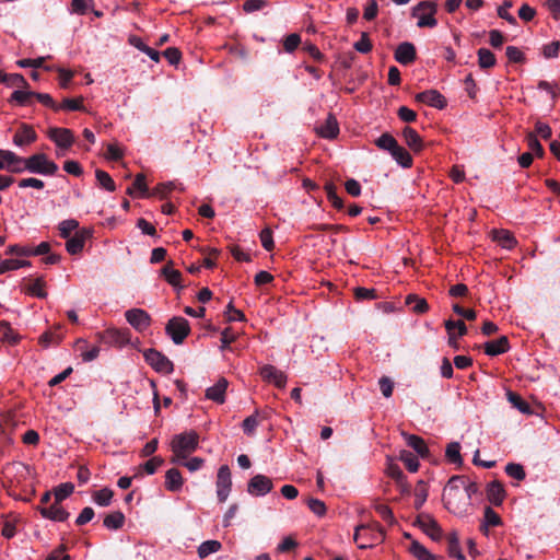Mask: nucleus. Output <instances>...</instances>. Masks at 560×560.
<instances>
[{"label": "nucleus", "instance_id": "17", "mask_svg": "<svg viewBox=\"0 0 560 560\" xmlns=\"http://www.w3.org/2000/svg\"><path fill=\"white\" fill-rule=\"evenodd\" d=\"M416 47L412 43L404 42L395 50V59L400 65H409L416 60Z\"/></svg>", "mask_w": 560, "mask_h": 560}, {"label": "nucleus", "instance_id": "29", "mask_svg": "<svg viewBox=\"0 0 560 560\" xmlns=\"http://www.w3.org/2000/svg\"><path fill=\"white\" fill-rule=\"evenodd\" d=\"M447 552L448 556L457 560H466L459 548V539L457 533L453 532L447 536Z\"/></svg>", "mask_w": 560, "mask_h": 560}, {"label": "nucleus", "instance_id": "24", "mask_svg": "<svg viewBox=\"0 0 560 560\" xmlns=\"http://www.w3.org/2000/svg\"><path fill=\"white\" fill-rule=\"evenodd\" d=\"M491 234L493 241H495L502 248L512 249L517 243L513 234L508 230H493Z\"/></svg>", "mask_w": 560, "mask_h": 560}, {"label": "nucleus", "instance_id": "46", "mask_svg": "<svg viewBox=\"0 0 560 560\" xmlns=\"http://www.w3.org/2000/svg\"><path fill=\"white\" fill-rule=\"evenodd\" d=\"M445 455L451 463L462 464L460 445L458 442H452L447 445Z\"/></svg>", "mask_w": 560, "mask_h": 560}, {"label": "nucleus", "instance_id": "19", "mask_svg": "<svg viewBox=\"0 0 560 560\" xmlns=\"http://www.w3.org/2000/svg\"><path fill=\"white\" fill-rule=\"evenodd\" d=\"M419 523L423 532L433 540H439L442 537V529L434 518L430 515H421Z\"/></svg>", "mask_w": 560, "mask_h": 560}, {"label": "nucleus", "instance_id": "6", "mask_svg": "<svg viewBox=\"0 0 560 560\" xmlns=\"http://www.w3.org/2000/svg\"><path fill=\"white\" fill-rule=\"evenodd\" d=\"M97 340L109 347L122 348L130 343L131 334L128 328H107L95 334Z\"/></svg>", "mask_w": 560, "mask_h": 560}, {"label": "nucleus", "instance_id": "59", "mask_svg": "<svg viewBox=\"0 0 560 560\" xmlns=\"http://www.w3.org/2000/svg\"><path fill=\"white\" fill-rule=\"evenodd\" d=\"M226 319L229 322H243L245 320V315L242 311L236 310L232 303H229L225 311Z\"/></svg>", "mask_w": 560, "mask_h": 560}, {"label": "nucleus", "instance_id": "18", "mask_svg": "<svg viewBox=\"0 0 560 560\" xmlns=\"http://www.w3.org/2000/svg\"><path fill=\"white\" fill-rule=\"evenodd\" d=\"M228 388V381L220 378L214 385L206 389V398L217 404H223L225 401V392Z\"/></svg>", "mask_w": 560, "mask_h": 560}, {"label": "nucleus", "instance_id": "51", "mask_svg": "<svg viewBox=\"0 0 560 560\" xmlns=\"http://www.w3.org/2000/svg\"><path fill=\"white\" fill-rule=\"evenodd\" d=\"M74 490V486L71 482L61 483L55 489V500L61 502L67 499Z\"/></svg>", "mask_w": 560, "mask_h": 560}, {"label": "nucleus", "instance_id": "37", "mask_svg": "<svg viewBox=\"0 0 560 560\" xmlns=\"http://www.w3.org/2000/svg\"><path fill=\"white\" fill-rule=\"evenodd\" d=\"M0 81L8 86L26 88L28 84L20 73L5 74L1 72Z\"/></svg>", "mask_w": 560, "mask_h": 560}, {"label": "nucleus", "instance_id": "8", "mask_svg": "<svg viewBox=\"0 0 560 560\" xmlns=\"http://www.w3.org/2000/svg\"><path fill=\"white\" fill-rule=\"evenodd\" d=\"M166 334L175 345H180L190 331L189 323L184 317H173L165 327Z\"/></svg>", "mask_w": 560, "mask_h": 560}, {"label": "nucleus", "instance_id": "44", "mask_svg": "<svg viewBox=\"0 0 560 560\" xmlns=\"http://www.w3.org/2000/svg\"><path fill=\"white\" fill-rule=\"evenodd\" d=\"M113 491L108 488H103L96 491L93 495L94 502L100 506H107L110 504Z\"/></svg>", "mask_w": 560, "mask_h": 560}, {"label": "nucleus", "instance_id": "15", "mask_svg": "<svg viewBox=\"0 0 560 560\" xmlns=\"http://www.w3.org/2000/svg\"><path fill=\"white\" fill-rule=\"evenodd\" d=\"M48 137L56 143L57 147L69 149L74 142V136L70 129L67 128H50Z\"/></svg>", "mask_w": 560, "mask_h": 560}, {"label": "nucleus", "instance_id": "11", "mask_svg": "<svg viewBox=\"0 0 560 560\" xmlns=\"http://www.w3.org/2000/svg\"><path fill=\"white\" fill-rule=\"evenodd\" d=\"M273 488L272 480L265 475H255L247 485V492L255 497H264Z\"/></svg>", "mask_w": 560, "mask_h": 560}, {"label": "nucleus", "instance_id": "27", "mask_svg": "<svg viewBox=\"0 0 560 560\" xmlns=\"http://www.w3.org/2000/svg\"><path fill=\"white\" fill-rule=\"evenodd\" d=\"M339 132V127L336 118L331 115H329L320 127H318V133L320 137L326 139H332L335 138Z\"/></svg>", "mask_w": 560, "mask_h": 560}, {"label": "nucleus", "instance_id": "23", "mask_svg": "<svg viewBox=\"0 0 560 560\" xmlns=\"http://www.w3.org/2000/svg\"><path fill=\"white\" fill-rule=\"evenodd\" d=\"M487 498L494 505L502 504L505 498V490L500 481L493 480L488 485Z\"/></svg>", "mask_w": 560, "mask_h": 560}, {"label": "nucleus", "instance_id": "5", "mask_svg": "<svg viewBox=\"0 0 560 560\" xmlns=\"http://www.w3.org/2000/svg\"><path fill=\"white\" fill-rule=\"evenodd\" d=\"M436 11L438 7L434 2L421 1L412 8L411 16L417 19L418 27L432 28L438 25V20L434 16Z\"/></svg>", "mask_w": 560, "mask_h": 560}, {"label": "nucleus", "instance_id": "7", "mask_svg": "<svg viewBox=\"0 0 560 560\" xmlns=\"http://www.w3.org/2000/svg\"><path fill=\"white\" fill-rule=\"evenodd\" d=\"M27 172L44 176H52L58 171V165L44 153H36L26 158Z\"/></svg>", "mask_w": 560, "mask_h": 560}, {"label": "nucleus", "instance_id": "26", "mask_svg": "<svg viewBox=\"0 0 560 560\" xmlns=\"http://www.w3.org/2000/svg\"><path fill=\"white\" fill-rule=\"evenodd\" d=\"M402 136H404V139H405L407 145L412 151L419 152L422 150V147H423L422 139L415 129H412L410 127H405L402 130Z\"/></svg>", "mask_w": 560, "mask_h": 560}, {"label": "nucleus", "instance_id": "52", "mask_svg": "<svg viewBox=\"0 0 560 560\" xmlns=\"http://www.w3.org/2000/svg\"><path fill=\"white\" fill-rule=\"evenodd\" d=\"M513 7V3L509 0L504 1L502 5L498 8V15L505 20L511 25H516V19L509 12V10Z\"/></svg>", "mask_w": 560, "mask_h": 560}, {"label": "nucleus", "instance_id": "31", "mask_svg": "<svg viewBox=\"0 0 560 560\" xmlns=\"http://www.w3.org/2000/svg\"><path fill=\"white\" fill-rule=\"evenodd\" d=\"M406 442L408 446L412 447L420 457L424 458L428 456L429 450L423 439H421L420 436L412 434L406 435Z\"/></svg>", "mask_w": 560, "mask_h": 560}, {"label": "nucleus", "instance_id": "2", "mask_svg": "<svg viewBox=\"0 0 560 560\" xmlns=\"http://www.w3.org/2000/svg\"><path fill=\"white\" fill-rule=\"evenodd\" d=\"M173 457L172 463L187 459L199 447V434L194 430L175 434L170 443Z\"/></svg>", "mask_w": 560, "mask_h": 560}, {"label": "nucleus", "instance_id": "25", "mask_svg": "<svg viewBox=\"0 0 560 560\" xmlns=\"http://www.w3.org/2000/svg\"><path fill=\"white\" fill-rule=\"evenodd\" d=\"M183 487V477L178 469L171 468L165 474V488L168 491L177 492Z\"/></svg>", "mask_w": 560, "mask_h": 560}, {"label": "nucleus", "instance_id": "38", "mask_svg": "<svg viewBox=\"0 0 560 560\" xmlns=\"http://www.w3.org/2000/svg\"><path fill=\"white\" fill-rule=\"evenodd\" d=\"M400 460L405 464L406 468L410 472H416L419 469L418 456L409 451H401L399 455Z\"/></svg>", "mask_w": 560, "mask_h": 560}, {"label": "nucleus", "instance_id": "30", "mask_svg": "<svg viewBox=\"0 0 560 560\" xmlns=\"http://www.w3.org/2000/svg\"><path fill=\"white\" fill-rule=\"evenodd\" d=\"M162 275L165 278V280L174 288H183L180 285L182 273L172 267L171 261L163 267Z\"/></svg>", "mask_w": 560, "mask_h": 560}, {"label": "nucleus", "instance_id": "36", "mask_svg": "<svg viewBox=\"0 0 560 560\" xmlns=\"http://www.w3.org/2000/svg\"><path fill=\"white\" fill-rule=\"evenodd\" d=\"M409 550L418 560H435V557L418 541H412Z\"/></svg>", "mask_w": 560, "mask_h": 560}, {"label": "nucleus", "instance_id": "50", "mask_svg": "<svg viewBox=\"0 0 560 560\" xmlns=\"http://www.w3.org/2000/svg\"><path fill=\"white\" fill-rule=\"evenodd\" d=\"M397 141L396 139L388 135V133H384L377 140H376V145L380 148V149H383V150H386L388 151L389 153L393 151V149L396 148L397 145Z\"/></svg>", "mask_w": 560, "mask_h": 560}, {"label": "nucleus", "instance_id": "34", "mask_svg": "<svg viewBox=\"0 0 560 560\" xmlns=\"http://www.w3.org/2000/svg\"><path fill=\"white\" fill-rule=\"evenodd\" d=\"M222 545L218 540H206L198 547V556L203 559L208 556L218 552Z\"/></svg>", "mask_w": 560, "mask_h": 560}, {"label": "nucleus", "instance_id": "32", "mask_svg": "<svg viewBox=\"0 0 560 560\" xmlns=\"http://www.w3.org/2000/svg\"><path fill=\"white\" fill-rule=\"evenodd\" d=\"M103 524L107 529H112V530L119 529L125 524V515L119 511L113 512V513L106 515Z\"/></svg>", "mask_w": 560, "mask_h": 560}, {"label": "nucleus", "instance_id": "42", "mask_svg": "<svg viewBox=\"0 0 560 560\" xmlns=\"http://www.w3.org/2000/svg\"><path fill=\"white\" fill-rule=\"evenodd\" d=\"M428 498V488L427 485L420 480L417 483L416 490H415V508L417 510L421 509L424 502Z\"/></svg>", "mask_w": 560, "mask_h": 560}, {"label": "nucleus", "instance_id": "54", "mask_svg": "<svg viewBox=\"0 0 560 560\" xmlns=\"http://www.w3.org/2000/svg\"><path fill=\"white\" fill-rule=\"evenodd\" d=\"M526 140L527 145L533 154H536L539 158L544 155V149L534 132H529L526 136Z\"/></svg>", "mask_w": 560, "mask_h": 560}, {"label": "nucleus", "instance_id": "1", "mask_svg": "<svg viewBox=\"0 0 560 560\" xmlns=\"http://www.w3.org/2000/svg\"><path fill=\"white\" fill-rule=\"evenodd\" d=\"M443 502L445 508L454 513L462 515L470 505L468 495L463 483V476H453L443 490Z\"/></svg>", "mask_w": 560, "mask_h": 560}, {"label": "nucleus", "instance_id": "21", "mask_svg": "<svg viewBox=\"0 0 560 560\" xmlns=\"http://www.w3.org/2000/svg\"><path fill=\"white\" fill-rule=\"evenodd\" d=\"M510 349L509 339L505 336H501L495 340H491L485 343V352L487 355L495 357L505 353Z\"/></svg>", "mask_w": 560, "mask_h": 560}, {"label": "nucleus", "instance_id": "60", "mask_svg": "<svg viewBox=\"0 0 560 560\" xmlns=\"http://www.w3.org/2000/svg\"><path fill=\"white\" fill-rule=\"evenodd\" d=\"M106 159L118 161L124 156V150L117 143H109L105 154Z\"/></svg>", "mask_w": 560, "mask_h": 560}, {"label": "nucleus", "instance_id": "47", "mask_svg": "<svg viewBox=\"0 0 560 560\" xmlns=\"http://www.w3.org/2000/svg\"><path fill=\"white\" fill-rule=\"evenodd\" d=\"M406 302L408 305H410L413 312L419 314L427 312L429 308L427 301L418 296L409 295Z\"/></svg>", "mask_w": 560, "mask_h": 560}, {"label": "nucleus", "instance_id": "62", "mask_svg": "<svg viewBox=\"0 0 560 560\" xmlns=\"http://www.w3.org/2000/svg\"><path fill=\"white\" fill-rule=\"evenodd\" d=\"M310 510L317 516H323L326 513V505L319 499H310L307 502Z\"/></svg>", "mask_w": 560, "mask_h": 560}, {"label": "nucleus", "instance_id": "55", "mask_svg": "<svg viewBox=\"0 0 560 560\" xmlns=\"http://www.w3.org/2000/svg\"><path fill=\"white\" fill-rule=\"evenodd\" d=\"M325 190H326L327 198L332 203V206L337 209H341L343 203H342V200L338 197V195L336 192L335 185L332 183H327L325 185Z\"/></svg>", "mask_w": 560, "mask_h": 560}, {"label": "nucleus", "instance_id": "53", "mask_svg": "<svg viewBox=\"0 0 560 560\" xmlns=\"http://www.w3.org/2000/svg\"><path fill=\"white\" fill-rule=\"evenodd\" d=\"M59 109H66V110H83V97L78 98H65L63 102L58 105Z\"/></svg>", "mask_w": 560, "mask_h": 560}, {"label": "nucleus", "instance_id": "28", "mask_svg": "<svg viewBox=\"0 0 560 560\" xmlns=\"http://www.w3.org/2000/svg\"><path fill=\"white\" fill-rule=\"evenodd\" d=\"M127 194L130 196L147 197L148 187L145 184V177L143 174H138L132 185L127 189Z\"/></svg>", "mask_w": 560, "mask_h": 560}, {"label": "nucleus", "instance_id": "63", "mask_svg": "<svg viewBox=\"0 0 560 560\" xmlns=\"http://www.w3.org/2000/svg\"><path fill=\"white\" fill-rule=\"evenodd\" d=\"M65 552H66V546L60 545L58 548L52 550L51 553H49L46 557V560H70V557L68 555H66Z\"/></svg>", "mask_w": 560, "mask_h": 560}, {"label": "nucleus", "instance_id": "14", "mask_svg": "<svg viewBox=\"0 0 560 560\" xmlns=\"http://www.w3.org/2000/svg\"><path fill=\"white\" fill-rule=\"evenodd\" d=\"M259 374L264 381L272 383L279 388H283L287 384V375L271 364L261 366Z\"/></svg>", "mask_w": 560, "mask_h": 560}, {"label": "nucleus", "instance_id": "40", "mask_svg": "<svg viewBox=\"0 0 560 560\" xmlns=\"http://www.w3.org/2000/svg\"><path fill=\"white\" fill-rule=\"evenodd\" d=\"M78 228L79 222L74 219L63 220L58 225L59 234L62 238L71 237L70 235L73 231H79Z\"/></svg>", "mask_w": 560, "mask_h": 560}, {"label": "nucleus", "instance_id": "35", "mask_svg": "<svg viewBox=\"0 0 560 560\" xmlns=\"http://www.w3.org/2000/svg\"><path fill=\"white\" fill-rule=\"evenodd\" d=\"M506 398L511 402V405L522 413H530L529 405L525 400H523V398L516 393L509 390L506 393Z\"/></svg>", "mask_w": 560, "mask_h": 560}, {"label": "nucleus", "instance_id": "61", "mask_svg": "<svg viewBox=\"0 0 560 560\" xmlns=\"http://www.w3.org/2000/svg\"><path fill=\"white\" fill-rule=\"evenodd\" d=\"M267 5V1L265 0H246L243 3V10L246 13H253L255 11H259Z\"/></svg>", "mask_w": 560, "mask_h": 560}, {"label": "nucleus", "instance_id": "58", "mask_svg": "<svg viewBox=\"0 0 560 560\" xmlns=\"http://www.w3.org/2000/svg\"><path fill=\"white\" fill-rule=\"evenodd\" d=\"M259 238H260L262 247L266 250H268V252L272 250L275 244H273L272 232L269 228H266L260 232Z\"/></svg>", "mask_w": 560, "mask_h": 560}, {"label": "nucleus", "instance_id": "49", "mask_svg": "<svg viewBox=\"0 0 560 560\" xmlns=\"http://www.w3.org/2000/svg\"><path fill=\"white\" fill-rule=\"evenodd\" d=\"M505 472L508 476L521 481L526 477L525 470L522 465L515 463H509L505 466Z\"/></svg>", "mask_w": 560, "mask_h": 560}, {"label": "nucleus", "instance_id": "12", "mask_svg": "<svg viewBox=\"0 0 560 560\" xmlns=\"http://www.w3.org/2000/svg\"><path fill=\"white\" fill-rule=\"evenodd\" d=\"M126 320L136 330L144 331L151 324L150 315L142 308H131L125 313Z\"/></svg>", "mask_w": 560, "mask_h": 560}, {"label": "nucleus", "instance_id": "57", "mask_svg": "<svg viewBox=\"0 0 560 560\" xmlns=\"http://www.w3.org/2000/svg\"><path fill=\"white\" fill-rule=\"evenodd\" d=\"M72 11L77 14H85L93 7V0H72Z\"/></svg>", "mask_w": 560, "mask_h": 560}, {"label": "nucleus", "instance_id": "16", "mask_svg": "<svg viewBox=\"0 0 560 560\" xmlns=\"http://www.w3.org/2000/svg\"><path fill=\"white\" fill-rule=\"evenodd\" d=\"M91 236V231L81 229L73 236L67 238L66 249L70 255H77L84 248L85 241Z\"/></svg>", "mask_w": 560, "mask_h": 560}, {"label": "nucleus", "instance_id": "45", "mask_svg": "<svg viewBox=\"0 0 560 560\" xmlns=\"http://www.w3.org/2000/svg\"><path fill=\"white\" fill-rule=\"evenodd\" d=\"M98 184L107 191H114L116 189L115 183L108 173L102 170L95 172Z\"/></svg>", "mask_w": 560, "mask_h": 560}, {"label": "nucleus", "instance_id": "39", "mask_svg": "<svg viewBox=\"0 0 560 560\" xmlns=\"http://www.w3.org/2000/svg\"><path fill=\"white\" fill-rule=\"evenodd\" d=\"M478 63L482 69L492 68L495 65V57L489 49L480 48L478 50Z\"/></svg>", "mask_w": 560, "mask_h": 560}, {"label": "nucleus", "instance_id": "48", "mask_svg": "<svg viewBox=\"0 0 560 560\" xmlns=\"http://www.w3.org/2000/svg\"><path fill=\"white\" fill-rule=\"evenodd\" d=\"M483 527L485 532L487 533V527L489 526H498L501 524V518L497 512H494L490 506H487L485 509L483 514Z\"/></svg>", "mask_w": 560, "mask_h": 560}, {"label": "nucleus", "instance_id": "41", "mask_svg": "<svg viewBox=\"0 0 560 560\" xmlns=\"http://www.w3.org/2000/svg\"><path fill=\"white\" fill-rule=\"evenodd\" d=\"M32 97H34V92L16 90L11 94L10 102L25 106L31 104Z\"/></svg>", "mask_w": 560, "mask_h": 560}, {"label": "nucleus", "instance_id": "43", "mask_svg": "<svg viewBox=\"0 0 560 560\" xmlns=\"http://www.w3.org/2000/svg\"><path fill=\"white\" fill-rule=\"evenodd\" d=\"M44 288L45 281L43 278H37L28 285L27 293L39 299H45L47 296V292Z\"/></svg>", "mask_w": 560, "mask_h": 560}, {"label": "nucleus", "instance_id": "9", "mask_svg": "<svg viewBox=\"0 0 560 560\" xmlns=\"http://www.w3.org/2000/svg\"><path fill=\"white\" fill-rule=\"evenodd\" d=\"M217 497L218 500L223 503L228 500L231 488H232V479L231 471L228 465H222L217 474Z\"/></svg>", "mask_w": 560, "mask_h": 560}, {"label": "nucleus", "instance_id": "3", "mask_svg": "<svg viewBox=\"0 0 560 560\" xmlns=\"http://www.w3.org/2000/svg\"><path fill=\"white\" fill-rule=\"evenodd\" d=\"M31 476L27 465L22 462H12L5 465L0 475V481L4 488H12L25 482Z\"/></svg>", "mask_w": 560, "mask_h": 560}, {"label": "nucleus", "instance_id": "33", "mask_svg": "<svg viewBox=\"0 0 560 560\" xmlns=\"http://www.w3.org/2000/svg\"><path fill=\"white\" fill-rule=\"evenodd\" d=\"M393 159L402 167H410L412 164V158L409 152L400 145H396L390 152Z\"/></svg>", "mask_w": 560, "mask_h": 560}, {"label": "nucleus", "instance_id": "64", "mask_svg": "<svg viewBox=\"0 0 560 560\" xmlns=\"http://www.w3.org/2000/svg\"><path fill=\"white\" fill-rule=\"evenodd\" d=\"M545 5L555 20H560V0H546Z\"/></svg>", "mask_w": 560, "mask_h": 560}, {"label": "nucleus", "instance_id": "4", "mask_svg": "<svg viewBox=\"0 0 560 560\" xmlns=\"http://www.w3.org/2000/svg\"><path fill=\"white\" fill-rule=\"evenodd\" d=\"M353 539L360 549H368L383 541L384 533L376 524L359 525L355 527Z\"/></svg>", "mask_w": 560, "mask_h": 560}, {"label": "nucleus", "instance_id": "13", "mask_svg": "<svg viewBox=\"0 0 560 560\" xmlns=\"http://www.w3.org/2000/svg\"><path fill=\"white\" fill-rule=\"evenodd\" d=\"M416 101L431 107L443 109L446 107V98L438 90H427L416 95Z\"/></svg>", "mask_w": 560, "mask_h": 560}, {"label": "nucleus", "instance_id": "10", "mask_svg": "<svg viewBox=\"0 0 560 560\" xmlns=\"http://www.w3.org/2000/svg\"><path fill=\"white\" fill-rule=\"evenodd\" d=\"M144 359L159 373L170 374L173 372L172 361L154 349L147 350Z\"/></svg>", "mask_w": 560, "mask_h": 560}, {"label": "nucleus", "instance_id": "56", "mask_svg": "<svg viewBox=\"0 0 560 560\" xmlns=\"http://www.w3.org/2000/svg\"><path fill=\"white\" fill-rule=\"evenodd\" d=\"M354 49L361 54H368L372 50V43L366 33H362L361 38L354 43Z\"/></svg>", "mask_w": 560, "mask_h": 560}, {"label": "nucleus", "instance_id": "20", "mask_svg": "<svg viewBox=\"0 0 560 560\" xmlns=\"http://www.w3.org/2000/svg\"><path fill=\"white\" fill-rule=\"evenodd\" d=\"M40 514L48 520L63 522L69 517V513L55 500V503L47 508H40Z\"/></svg>", "mask_w": 560, "mask_h": 560}, {"label": "nucleus", "instance_id": "22", "mask_svg": "<svg viewBox=\"0 0 560 560\" xmlns=\"http://www.w3.org/2000/svg\"><path fill=\"white\" fill-rule=\"evenodd\" d=\"M37 139L34 129L27 125H23L14 135L13 143L23 147L33 143Z\"/></svg>", "mask_w": 560, "mask_h": 560}]
</instances>
